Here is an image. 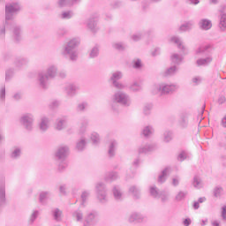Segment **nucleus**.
<instances>
[{
  "label": "nucleus",
  "mask_w": 226,
  "mask_h": 226,
  "mask_svg": "<svg viewBox=\"0 0 226 226\" xmlns=\"http://www.w3.org/2000/svg\"><path fill=\"white\" fill-rule=\"evenodd\" d=\"M57 77V66L49 64L46 69V73L43 72H39L38 81L39 85L42 89L49 87V79H56Z\"/></svg>",
  "instance_id": "obj_1"
},
{
  "label": "nucleus",
  "mask_w": 226,
  "mask_h": 226,
  "mask_svg": "<svg viewBox=\"0 0 226 226\" xmlns=\"http://www.w3.org/2000/svg\"><path fill=\"white\" fill-rule=\"evenodd\" d=\"M80 45V39L73 38L67 45L64 47L63 51V56H68L71 61H77L79 58V52L77 51V47Z\"/></svg>",
  "instance_id": "obj_2"
},
{
  "label": "nucleus",
  "mask_w": 226,
  "mask_h": 226,
  "mask_svg": "<svg viewBox=\"0 0 226 226\" xmlns=\"http://www.w3.org/2000/svg\"><path fill=\"white\" fill-rule=\"evenodd\" d=\"M177 89H179L177 84L159 83L152 87V93L163 96L165 94H171V93L177 91Z\"/></svg>",
  "instance_id": "obj_3"
},
{
  "label": "nucleus",
  "mask_w": 226,
  "mask_h": 226,
  "mask_svg": "<svg viewBox=\"0 0 226 226\" xmlns=\"http://www.w3.org/2000/svg\"><path fill=\"white\" fill-rule=\"evenodd\" d=\"M111 102L113 103H118L123 107H131L132 106V97L125 92L118 90L114 93L111 97Z\"/></svg>",
  "instance_id": "obj_4"
},
{
  "label": "nucleus",
  "mask_w": 226,
  "mask_h": 226,
  "mask_svg": "<svg viewBox=\"0 0 226 226\" xmlns=\"http://www.w3.org/2000/svg\"><path fill=\"white\" fill-rule=\"evenodd\" d=\"M22 5L19 2H11L5 4V20H13L15 15H19Z\"/></svg>",
  "instance_id": "obj_5"
},
{
  "label": "nucleus",
  "mask_w": 226,
  "mask_h": 226,
  "mask_svg": "<svg viewBox=\"0 0 226 226\" xmlns=\"http://www.w3.org/2000/svg\"><path fill=\"white\" fill-rule=\"evenodd\" d=\"M95 193L97 200L101 204H107L109 202V199L107 198V187L105 184L99 182L95 185Z\"/></svg>",
  "instance_id": "obj_6"
},
{
  "label": "nucleus",
  "mask_w": 226,
  "mask_h": 226,
  "mask_svg": "<svg viewBox=\"0 0 226 226\" xmlns=\"http://www.w3.org/2000/svg\"><path fill=\"white\" fill-rule=\"evenodd\" d=\"M19 123L26 132H33V128H34V116L31 113H26L20 117Z\"/></svg>",
  "instance_id": "obj_7"
},
{
  "label": "nucleus",
  "mask_w": 226,
  "mask_h": 226,
  "mask_svg": "<svg viewBox=\"0 0 226 226\" xmlns=\"http://www.w3.org/2000/svg\"><path fill=\"white\" fill-rule=\"evenodd\" d=\"M69 154L70 147H68V146H60L55 153V157L59 162H64Z\"/></svg>",
  "instance_id": "obj_8"
},
{
  "label": "nucleus",
  "mask_w": 226,
  "mask_h": 226,
  "mask_svg": "<svg viewBox=\"0 0 226 226\" xmlns=\"http://www.w3.org/2000/svg\"><path fill=\"white\" fill-rule=\"evenodd\" d=\"M39 130L41 133H45L50 128V118L49 117H41L38 124Z\"/></svg>",
  "instance_id": "obj_9"
},
{
  "label": "nucleus",
  "mask_w": 226,
  "mask_h": 226,
  "mask_svg": "<svg viewBox=\"0 0 226 226\" xmlns=\"http://www.w3.org/2000/svg\"><path fill=\"white\" fill-rule=\"evenodd\" d=\"M128 221L130 223H142V222H146V216L139 213L133 212L129 215Z\"/></svg>",
  "instance_id": "obj_10"
},
{
  "label": "nucleus",
  "mask_w": 226,
  "mask_h": 226,
  "mask_svg": "<svg viewBox=\"0 0 226 226\" xmlns=\"http://www.w3.org/2000/svg\"><path fill=\"white\" fill-rule=\"evenodd\" d=\"M96 216H98V213L91 212L87 215L85 220L83 222V226H93L96 222Z\"/></svg>",
  "instance_id": "obj_11"
},
{
  "label": "nucleus",
  "mask_w": 226,
  "mask_h": 226,
  "mask_svg": "<svg viewBox=\"0 0 226 226\" xmlns=\"http://www.w3.org/2000/svg\"><path fill=\"white\" fill-rule=\"evenodd\" d=\"M67 123H68V118L66 117L57 118L55 122L54 128L57 132H63V130L66 128Z\"/></svg>",
  "instance_id": "obj_12"
},
{
  "label": "nucleus",
  "mask_w": 226,
  "mask_h": 226,
  "mask_svg": "<svg viewBox=\"0 0 226 226\" xmlns=\"http://www.w3.org/2000/svg\"><path fill=\"white\" fill-rule=\"evenodd\" d=\"M11 31L15 41H20V40H22V27H20V26L12 25Z\"/></svg>",
  "instance_id": "obj_13"
},
{
  "label": "nucleus",
  "mask_w": 226,
  "mask_h": 226,
  "mask_svg": "<svg viewBox=\"0 0 226 226\" xmlns=\"http://www.w3.org/2000/svg\"><path fill=\"white\" fill-rule=\"evenodd\" d=\"M64 91L67 96H70V98H73V96H75V94H77V92L79 91V86L75 84H68L64 87Z\"/></svg>",
  "instance_id": "obj_14"
},
{
  "label": "nucleus",
  "mask_w": 226,
  "mask_h": 226,
  "mask_svg": "<svg viewBox=\"0 0 226 226\" xmlns=\"http://www.w3.org/2000/svg\"><path fill=\"white\" fill-rule=\"evenodd\" d=\"M81 0H58L57 5L59 8H72L75 6L78 3H80Z\"/></svg>",
  "instance_id": "obj_15"
},
{
  "label": "nucleus",
  "mask_w": 226,
  "mask_h": 226,
  "mask_svg": "<svg viewBox=\"0 0 226 226\" xmlns=\"http://www.w3.org/2000/svg\"><path fill=\"white\" fill-rule=\"evenodd\" d=\"M112 193L115 200L117 202H121L124 199V195L123 194V190L118 185H115L112 190Z\"/></svg>",
  "instance_id": "obj_16"
},
{
  "label": "nucleus",
  "mask_w": 226,
  "mask_h": 226,
  "mask_svg": "<svg viewBox=\"0 0 226 226\" xmlns=\"http://www.w3.org/2000/svg\"><path fill=\"white\" fill-rule=\"evenodd\" d=\"M198 26L200 29H202V31H209V29L213 27V23L210 19H202L199 21Z\"/></svg>",
  "instance_id": "obj_17"
},
{
  "label": "nucleus",
  "mask_w": 226,
  "mask_h": 226,
  "mask_svg": "<svg viewBox=\"0 0 226 226\" xmlns=\"http://www.w3.org/2000/svg\"><path fill=\"white\" fill-rule=\"evenodd\" d=\"M156 149V145L154 144H147L145 146H141L139 148V154H147V153H152V151H154Z\"/></svg>",
  "instance_id": "obj_18"
},
{
  "label": "nucleus",
  "mask_w": 226,
  "mask_h": 226,
  "mask_svg": "<svg viewBox=\"0 0 226 226\" xmlns=\"http://www.w3.org/2000/svg\"><path fill=\"white\" fill-rule=\"evenodd\" d=\"M116 149H117V141L116 139L109 140L108 154L110 158L116 156Z\"/></svg>",
  "instance_id": "obj_19"
},
{
  "label": "nucleus",
  "mask_w": 226,
  "mask_h": 226,
  "mask_svg": "<svg viewBox=\"0 0 226 226\" xmlns=\"http://www.w3.org/2000/svg\"><path fill=\"white\" fill-rule=\"evenodd\" d=\"M87 27L92 32L96 33L98 31V22L96 19L91 18L87 22Z\"/></svg>",
  "instance_id": "obj_20"
},
{
  "label": "nucleus",
  "mask_w": 226,
  "mask_h": 226,
  "mask_svg": "<svg viewBox=\"0 0 226 226\" xmlns=\"http://www.w3.org/2000/svg\"><path fill=\"white\" fill-rule=\"evenodd\" d=\"M178 126L183 130H185V128H188V114L184 113L181 115L178 121Z\"/></svg>",
  "instance_id": "obj_21"
},
{
  "label": "nucleus",
  "mask_w": 226,
  "mask_h": 226,
  "mask_svg": "<svg viewBox=\"0 0 226 226\" xmlns=\"http://www.w3.org/2000/svg\"><path fill=\"white\" fill-rule=\"evenodd\" d=\"M29 63V60L25 57H18L14 61V66L15 68L20 69L22 66H26Z\"/></svg>",
  "instance_id": "obj_22"
},
{
  "label": "nucleus",
  "mask_w": 226,
  "mask_h": 226,
  "mask_svg": "<svg viewBox=\"0 0 226 226\" xmlns=\"http://www.w3.org/2000/svg\"><path fill=\"white\" fill-rule=\"evenodd\" d=\"M21 154L22 149H20V147H15L14 148H12L10 157L11 158V160H19Z\"/></svg>",
  "instance_id": "obj_23"
},
{
  "label": "nucleus",
  "mask_w": 226,
  "mask_h": 226,
  "mask_svg": "<svg viewBox=\"0 0 226 226\" xmlns=\"http://www.w3.org/2000/svg\"><path fill=\"white\" fill-rule=\"evenodd\" d=\"M123 79V72L117 71L111 74V77L109 79L111 84H114L116 82H119Z\"/></svg>",
  "instance_id": "obj_24"
},
{
  "label": "nucleus",
  "mask_w": 226,
  "mask_h": 226,
  "mask_svg": "<svg viewBox=\"0 0 226 226\" xmlns=\"http://www.w3.org/2000/svg\"><path fill=\"white\" fill-rule=\"evenodd\" d=\"M52 216L56 222H61L63 220V211L59 208L52 210Z\"/></svg>",
  "instance_id": "obj_25"
},
{
  "label": "nucleus",
  "mask_w": 226,
  "mask_h": 226,
  "mask_svg": "<svg viewBox=\"0 0 226 226\" xmlns=\"http://www.w3.org/2000/svg\"><path fill=\"white\" fill-rule=\"evenodd\" d=\"M130 91H132V93H139L142 90V84L139 83V81H133L130 87Z\"/></svg>",
  "instance_id": "obj_26"
},
{
  "label": "nucleus",
  "mask_w": 226,
  "mask_h": 226,
  "mask_svg": "<svg viewBox=\"0 0 226 226\" xmlns=\"http://www.w3.org/2000/svg\"><path fill=\"white\" fill-rule=\"evenodd\" d=\"M72 217L74 218V220H76V222H84V213L82 212V210H76L72 213Z\"/></svg>",
  "instance_id": "obj_27"
},
{
  "label": "nucleus",
  "mask_w": 226,
  "mask_h": 226,
  "mask_svg": "<svg viewBox=\"0 0 226 226\" xmlns=\"http://www.w3.org/2000/svg\"><path fill=\"white\" fill-rule=\"evenodd\" d=\"M219 28L221 31L226 32V13L221 12Z\"/></svg>",
  "instance_id": "obj_28"
},
{
  "label": "nucleus",
  "mask_w": 226,
  "mask_h": 226,
  "mask_svg": "<svg viewBox=\"0 0 226 226\" xmlns=\"http://www.w3.org/2000/svg\"><path fill=\"white\" fill-rule=\"evenodd\" d=\"M169 174H170V169H164L158 177V183H165V181L167 180V176H169Z\"/></svg>",
  "instance_id": "obj_29"
},
{
  "label": "nucleus",
  "mask_w": 226,
  "mask_h": 226,
  "mask_svg": "<svg viewBox=\"0 0 226 226\" xmlns=\"http://www.w3.org/2000/svg\"><path fill=\"white\" fill-rule=\"evenodd\" d=\"M192 185L194 186V188L200 190V188L204 186V184L202 183V179L200 178L199 176H195L192 180Z\"/></svg>",
  "instance_id": "obj_30"
},
{
  "label": "nucleus",
  "mask_w": 226,
  "mask_h": 226,
  "mask_svg": "<svg viewBox=\"0 0 226 226\" xmlns=\"http://www.w3.org/2000/svg\"><path fill=\"white\" fill-rule=\"evenodd\" d=\"M116 179H119V175L116 171L109 172L105 177V181H109V183L116 181Z\"/></svg>",
  "instance_id": "obj_31"
},
{
  "label": "nucleus",
  "mask_w": 226,
  "mask_h": 226,
  "mask_svg": "<svg viewBox=\"0 0 226 226\" xmlns=\"http://www.w3.org/2000/svg\"><path fill=\"white\" fill-rule=\"evenodd\" d=\"M6 200V187L4 184L0 185V206Z\"/></svg>",
  "instance_id": "obj_32"
},
{
  "label": "nucleus",
  "mask_w": 226,
  "mask_h": 226,
  "mask_svg": "<svg viewBox=\"0 0 226 226\" xmlns=\"http://www.w3.org/2000/svg\"><path fill=\"white\" fill-rule=\"evenodd\" d=\"M87 142L84 139H80L76 143V149L77 151H84L86 149Z\"/></svg>",
  "instance_id": "obj_33"
},
{
  "label": "nucleus",
  "mask_w": 226,
  "mask_h": 226,
  "mask_svg": "<svg viewBox=\"0 0 226 226\" xmlns=\"http://www.w3.org/2000/svg\"><path fill=\"white\" fill-rule=\"evenodd\" d=\"M153 133H154V129L151 125L146 126L142 131V135L146 138L151 137Z\"/></svg>",
  "instance_id": "obj_34"
},
{
  "label": "nucleus",
  "mask_w": 226,
  "mask_h": 226,
  "mask_svg": "<svg viewBox=\"0 0 226 226\" xmlns=\"http://www.w3.org/2000/svg\"><path fill=\"white\" fill-rule=\"evenodd\" d=\"M176 73H177V67L176 65H174V66L168 68L164 72V76L165 77H172V75H176Z\"/></svg>",
  "instance_id": "obj_35"
},
{
  "label": "nucleus",
  "mask_w": 226,
  "mask_h": 226,
  "mask_svg": "<svg viewBox=\"0 0 226 226\" xmlns=\"http://www.w3.org/2000/svg\"><path fill=\"white\" fill-rule=\"evenodd\" d=\"M171 43H175L177 45L178 49H181L182 50H185V46H183V41L181 39L177 36H173L170 38Z\"/></svg>",
  "instance_id": "obj_36"
},
{
  "label": "nucleus",
  "mask_w": 226,
  "mask_h": 226,
  "mask_svg": "<svg viewBox=\"0 0 226 226\" xmlns=\"http://www.w3.org/2000/svg\"><path fill=\"white\" fill-rule=\"evenodd\" d=\"M213 61V58L211 56H208L207 58H200L197 60L198 66H207L209 63Z\"/></svg>",
  "instance_id": "obj_37"
},
{
  "label": "nucleus",
  "mask_w": 226,
  "mask_h": 226,
  "mask_svg": "<svg viewBox=\"0 0 226 226\" xmlns=\"http://www.w3.org/2000/svg\"><path fill=\"white\" fill-rule=\"evenodd\" d=\"M150 195L154 199H160V190L156 188V185L150 187Z\"/></svg>",
  "instance_id": "obj_38"
},
{
  "label": "nucleus",
  "mask_w": 226,
  "mask_h": 226,
  "mask_svg": "<svg viewBox=\"0 0 226 226\" xmlns=\"http://www.w3.org/2000/svg\"><path fill=\"white\" fill-rule=\"evenodd\" d=\"M170 59H171V63H173V64H181V63L183 61V56L178 54H173L170 56Z\"/></svg>",
  "instance_id": "obj_39"
},
{
  "label": "nucleus",
  "mask_w": 226,
  "mask_h": 226,
  "mask_svg": "<svg viewBox=\"0 0 226 226\" xmlns=\"http://www.w3.org/2000/svg\"><path fill=\"white\" fill-rule=\"evenodd\" d=\"M192 27H193V22L188 21V22L183 24L182 26H180L179 29H180V31H182V33H185L186 31H190V29H192Z\"/></svg>",
  "instance_id": "obj_40"
},
{
  "label": "nucleus",
  "mask_w": 226,
  "mask_h": 226,
  "mask_svg": "<svg viewBox=\"0 0 226 226\" xmlns=\"http://www.w3.org/2000/svg\"><path fill=\"white\" fill-rule=\"evenodd\" d=\"M98 56H100V48H98V46H94L89 53V57L91 59H94V57H98Z\"/></svg>",
  "instance_id": "obj_41"
},
{
  "label": "nucleus",
  "mask_w": 226,
  "mask_h": 226,
  "mask_svg": "<svg viewBox=\"0 0 226 226\" xmlns=\"http://www.w3.org/2000/svg\"><path fill=\"white\" fill-rule=\"evenodd\" d=\"M129 192L133 195V197H135V199H139V197H140V190H139L135 185L131 186L129 188Z\"/></svg>",
  "instance_id": "obj_42"
},
{
  "label": "nucleus",
  "mask_w": 226,
  "mask_h": 226,
  "mask_svg": "<svg viewBox=\"0 0 226 226\" xmlns=\"http://www.w3.org/2000/svg\"><path fill=\"white\" fill-rule=\"evenodd\" d=\"M73 17V11H63L60 15V18L63 19L64 20H68Z\"/></svg>",
  "instance_id": "obj_43"
},
{
  "label": "nucleus",
  "mask_w": 226,
  "mask_h": 226,
  "mask_svg": "<svg viewBox=\"0 0 226 226\" xmlns=\"http://www.w3.org/2000/svg\"><path fill=\"white\" fill-rule=\"evenodd\" d=\"M88 105L87 102L79 103L76 107L77 112H84L86 109H87Z\"/></svg>",
  "instance_id": "obj_44"
},
{
  "label": "nucleus",
  "mask_w": 226,
  "mask_h": 226,
  "mask_svg": "<svg viewBox=\"0 0 226 226\" xmlns=\"http://www.w3.org/2000/svg\"><path fill=\"white\" fill-rule=\"evenodd\" d=\"M186 195H188V192L180 191L176 195L175 200H177V202H181V200H185V199L186 198Z\"/></svg>",
  "instance_id": "obj_45"
},
{
  "label": "nucleus",
  "mask_w": 226,
  "mask_h": 226,
  "mask_svg": "<svg viewBox=\"0 0 226 226\" xmlns=\"http://www.w3.org/2000/svg\"><path fill=\"white\" fill-rule=\"evenodd\" d=\"M223 187L222 186H216L214 189V197H216L217 199L220 198L222 195H223Z\"/></svg>",
  "instance_id": "obj_46"
},
{
  "label": "nucleus",
  "mask_w": 226,
  "mask_h": 226,
  "mask_svg": "<svg viewBox=\"0 0 226 226\" xmlns=\"http://www.w3.org/2000/svg\"><path fill=\"white\" fill-rule=\"evenodd\" d=\"M169 192H165V191H161L160 194H159V199H161V201L165 203L168 202L169 200Z\"/></svg>",
  "instance_id": "obj_47"
},
{
  "label": "nucleus",
  "mask_w": 226,
  "mask_h": 226,
  "mask_svg": "<svg viewBox=\"0 0 226 226\" xmlns=\"http://www.w3.org/2000/svg\"><path fill=\"white\" fill-rule=\"evenodd\" d=\"M113 49L116 50L123 51L124 49H126V45H124L123 42H114L112 44Z\"/></svg>",
  "instance_id": "obj_48"
},
{
  "label": "nucleus",
  "mask_w": 226,
  "mask_h": 226,
  "mask_svg": "<svg viewBox=\"0 0 226 226\" xmlns=\"http://www.w3.org/2000/svg\"><path fill=\"white\" fill-rule=\"evenodd\" d=\"M89 197H91V192L90 191H84L81 193V200H82V204H86V202L87 201V199H89Z\"/></svg>",
  "instance_id": "obj_49"
},
{
  "label": "nucleus",
  "mask_w": 226,
  "mask_h": 226,
  "mask_svg": "<svg viewBox=\"0 0 226 226\" xmlns=\"http://www.w3.org/2000/svg\"><path fill=\"white\" fill-rule=\"evenodd\" d=\"M93 144H100V135L98 132H93L90 136Z\"/></svg>",
  "instance_id": "obj_50"
},
{
  "label": "nucleus",
  "mask_w": 226,
  "mask_h": 226,
  "mask_svg": "<svg viewBox=\"0 0 226 226\" xmlns=\"http://www.w3.org/2000/svg\"><path fill=\"white\" fill-rule=\"evenodd\" d=\"M132 68L136 70H140L142 68V60L137 58L132 61Z\"/></svg>",
  "instance_id": "obj_51"
},
{
  "label": "nucleus",
  "mask_w": 226,
  "mask_h": 226,
  "mask_svg": "<svg viewBox=\"0 0 226 226\" xmlns=\"http://www.w3.org/2000/svg\"><path fill=\"white\" fill-rule=\"evenodd\" d=\"M151 110H153V104H146L143 108V113L145 116H149V114H151Z\"/></svg>",
  "instance_id": "obj_52"
},
{
  "label": "nucleus",
  "mask_w": 226,
  "mask_h": 226,
  "mask_svg": "<svg viewBox=\"0 0 226 226\" xmlns=\"http://www.w3.org/2000/svg\"><path fill=\"white\" fill-rule=\"evenodd\" d=\"M38 215H40V212L38 210H34L32 215H30L29 222L34 223V221L36 220V218H38Z\"/></svg>",
  "instance_id": "obj_53"
},
{
  "label": "nucleus",
  "mask_w": 226,
  "mask_h": 226,
  "mask_svg": "<svg viewBox=\"0 0 226 226\" xmlns=\"http://www.w3.org/2000/svg\"><path fill=\"white\" fill-rule=\"evenodd\" d=\"M87 124H89V120L86 119L81 123L79 132L80 133H84L86 132V128H87Z\"/></svg>",
  "instance_id": "obj_54"
},
{
  "label": "nucleus",
  "mask_w": 226,
  "mask_h": 226,
  "mask_svg": "<svg viewBox=\"0 0 226 226\" xmlns=\"http://www.w3.org/2000/svg\"><path fill=\"white\" fill-rule=\"evenodd\" d=\"M172 140V132L166 131L164 132V142H170Z\"/></svg>",
  "instance_id": "obj_55"
},
{
  "label": "nucleus",
  "mask_w": 226,
  "mask_h": 226,
  "mask_svg": "<svg viewBox=\"0 0 226 226\" xmlns=\"http://www.w3.org/2000/svg\"><path fill=\"white\" fill-rule=\"evenodd\" d=\"M112 84L116 87V89H119L120 91L123 89H126V86L120 81H116L115 83H112Z\"/></svg>",
  "instance_id": "obj_56"
},
{
  "label": "nucleus",
  "mask_w": 226,
  "mask_h": 226,
  "mask_svg": "<svg viewBox=\"0 0 226 226\" xmlns=\"http://www.w3.org/2000/svg\"><path fill=\"white\" fill-rule=\"evenodd\" d=\"M47 197H49V192H41L40 193L39 200H40L41 204H43V202L45 201V199H47Z\"/></svg>",
  "instance_id": "obj_57"
},
{
  "label": "nucleus",
  "mask_w": 226,
  "mask_h": 226,
  "mask_svg": "<svg viewBox=\"0 0 226 226\" xmlns=\"http://www.w3.org/2000/svg\"><path fill=\"white\" fill-rule=\"evenodd\" d=\"M132 40L133 41H139L142 39V33L139 32L132 35Z\"/></svg>",
  "instance_id": "obj_58"
},
{
  "label": "nucleus",
  "mask_w": 226,
  "mask_h": 226,
  "mask_svg": "<svg viewBox=\"0 0 226 226\" xmlns=\"http://www.w3.org/2000/svg\"><path fill=\"white\" fill-rule=\"evenodd\" d=\"M6 98V87L3 86L0 89V100L4 101Z\"/></svg>",
  "instance_id": "obj_59"
},
{
  "label": "nucleus",
  "mask_w": 226,
  "mask_h": 226,
  "mask_svg": "<svg viewBox=\"0 0 226 226\" xmlns=\"http://www.w3.org/2000/svg\"><path fill=\"white\" fill-rule=\"evenodd\" d=\"M179 181H181V177H179V176H175L172 178V185L174 186H179Z\"/></svg>",
  "instance_id": "obj_60"
},
{
  "label": "nucleus",
  "mask_w": 226,
  "mask_h": 226,
  "mask_svg": "<svg viewBox=\"0 0 226 226\" xmlns=\"http://www.w3.org/2000/svg\"><path fill=\"white\" fill-rule=\"evenodd\" d=\"M6 34V26L4 25H2L0 26V38H4Z\"/></svg>",
  "instance_id": "obj_61"
},
{
  "label": "nucleus",
  "mask_w": 226,
  "mask_h": 226,
  "mask_svg": "<svg viewBox=\"0 0 226 226\" xmlns=\"http://www.w3.org/2000/svg\"><path fill=\"white\" fill-rule=\"evenodd\" d=\"M68 188L66 187V185H62L59 186V192L62 195H66V190Z\"/></svg>",
  "instance_id": "obj_62"
},
{
  "label": "nucleus",
  "mask_w": 226,
  "mask_h": 226,
  "mask_svg": "<svg viewBox=\"0 0 226 226\" xmlns=\"http://www.w3.org/2000/svg\"><path fill=\"white\" fill-rule=\"evenodd\" d=\"M66 167H68V162L64 161L63 163L59 164L58 170H60V172H63V170H64V169H66Z\"/></svg>",
  "instance_id": "obj_63"
},
{
  "label": "nucleus",
  "mask_w": 226,
  "mask_h": 226,
  "mask_svg": "<svg viewBox=\"0 0 226 226\" xmlns=\"http://www.w3.org/2000/svg\"><path fill=\"white\" fill-rule=\"evenodd\" d=\"M222 218L224 222H226V206L222 207Z\"/></svg>",
  "instance_id": "obj_64"
}]
</instances>
